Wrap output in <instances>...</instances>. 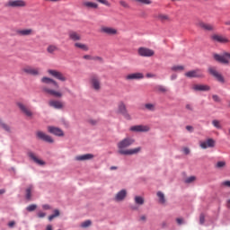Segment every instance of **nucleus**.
Instances as JSON below:
<instances>
[{
	"label": "nucleus",
	"instance_id": "f8f14e48",
	"mask_svg": "<svg viewBox=\"0 0 230 230\" xmlns=\"http://www.w3.org/2000/svg\"><path fill=\"white\" fill-rule=\"evenodd\" d=\"M137 53L140 57H154V55H155L154 50L145 47H140L137 49Z\"/></svg>",
	"mask_w": 230,
	"mask_h": 230
},
{
	"label": "nucleus",
	"instance_id": "a211bd4d",
	"mask_svg": "<svg viewBox=\"0 0 230 230\" xmlns=\"http://www.w3.org/2000/svg\"><path fill=\"white\" fill-rule=\"evenodd\" d=\"M211 39L214 42H219V44H227L229 42V40L226 36L220 34H213Z\"/></svg>",
	"mask_w": 230,
	"mask_h": 230
},
{
	"label": "nucleus",
	"instance_id": "a19ab883",
	"mask_svg": "<svg viewBox=\"0 0 230 230\" xmlns=\"http://www.w3.org/2000/svg\"><path fill=\"white\" fill-rule=\"evenodd\" d=\"M136 3L140 4H152V0H134Z\"/></svg>",
	"mask_w": 230,
	"mask_h": 230
},
{
	"label": "nucleus",
	"instance_id": "9b49d317",
	"mask_svg": "<svg viewBox=\"0 0 230 230\" xmlns=\"http://www.w3.org/2000/svg\"><path fill=\"white\" fill-rule=\"evenodd\" d=\"M216 145L217 141H215V139L213 138H208L205 141L199 142V146L203 150H206L207 148H215Z\"/></svg>",
	"mask_w": 230,
	"mask_h": 230
},
{
	"label": "nucleus",
	"instance_id": "2f4dec72",
	"mask_svg": "<svg viewBox=\"0 0 230 230\" xmlns=\"http://www.w3.org/2000/svg\"><path fill=\"white\" fill-rule=\"evenodd\" d=\"M74 46L75 48H77V49H82L83 51H87L89 49V46L80 42H75Z\"/></svg>",
	"mask_w": 230,
	"mask_h": 230
},
{
	"label": "nucleus",
	"instance_id": "ddd939ff",
	"mask_svg": "<svg viewBox=\"0 0 230 230\" xmlns=\"http://www.w3.org/2000/svg\"><path fill=\"white\" fill-rule=\"evenodd\" d=\"M208 73H210L212 75V76H214V78H216L217 80V82H220L221 84L226 83V79H224V76L222 75V74H220V73H218V71H217V68L209 67Z\"/></svg>",
	"mask_w": 230,
	"mask_h": 230
},
{
	"label": "nucleus",
	"instance_id": "49530a36",
	"mask_svg": "<svg viewBox=\"0 0 230 230\" xmlns=\"http://www.w3.org/2000/svg\"><path fill=\"white\" fill-rule=\"evenodd\" d=\"M92 224L93 223L91 222V220H86V221L82 223L81 227H84V228L89 227V226H91Z\"/></svg>",
	"mask_w": 230,
	"mask_h": 230
},
{
	"label": "nucleus",
	"instance_id": "0eeeda50",
	"mask_svg": "<svg viewBox=\"0 0 230 230\" xmlns=\"http://www.w3.org/2000/svg\"><path fill=\"white\" fill-rule=\"evenodd\" d=\"M230 53L214 54V59L220 64H229Z\"/></svg>",
	"mask_w": 230,
	"mask_h": 230
},
{
	"label": "nucleus",
	"instance_id": "423d86ee",
	"mask_svg": "<svg viewBox=\"0 0 230 230\" xmlns=\"http://www.w3.org/2000/svg\"><path fill=\"white\" fill-rule=\"evenodd\" d=\"M155 19L161 22L162 24H166V22H172V17L170 14L164 13H157L154 15Z\"/></svg>",
	"mask_w": 230,
	"mask_h": 230
},
{
	"label": "nucleus",
	"instance_id": "4c0bfd02",
	"mask_svg": "<svg viewBox=\"0 0 230 230\" xmlns=\"http://www.w3.org/2000/svg\"><path fill=\"white\" fill-rule=\"evenodd\" d=\"M0 127H1V128H4V130H5V132H11L10 126H8V124H6L3 121H0Z\"/></svg>",
	"mask_w": 230,
	"mask_h": 230
},
{
	"label": "nucleus",
	"instance_id": "79ce46f5",
	"mask_svg": "<svg viewBox=\"0 0 230 230\" xmlns=\"http://www.w3.org/2000/svg\"><path fill=\"white\" fill-rule=\"evenodd\" d=\"M156 91H159V93H166L168 91L164 86L163 85H157L155 86Z\"/></svg>",
	"mask_w": 230,
	"mask_h": 230
},
{
	"label": "nucleus",
	"instance_id": "4d7b16f0",
	"mask_svg": "<svg viewBox=\"0 0 230 230\" xmlns=\"http://www.w3.org/2000/svg\"><path fill=\"white\" fill-rule=\"evenodd\" d=\"M185 109H187V111H193V106H191V104H186Z\"/></svg>",
	"mask_w": 230,
	"mask_h": 230
},
{
	"label": "nucleus",
	"instance_id": "f257e3e1",
	"mask_svg": "<svg viewBox=\"0 0 230 230\" xmlns=\"http://www.w3.org/2000/svg\"><path fill=\"white\" fill-rule=\"evenodd\" d=\"M41 84L45 85L41 86V91L45 94H49V96H54V98H62L64 93L60 92V90H55L52 87H57L58 89V83L57 81L49 78V77H42Z\"/></svg>",
	"mask_w": 230,
	"mask_h": 230
},
{
	"label": "nucleus",
	"instance_id": "37998d69",
	"mask_svg": "<svg viewBox=\"0 0 230 230\" xmlns=\"http://www.w3.org/2000/svg\"><path fill=\"white\" fill-rule=\"evenodd\" d=\"M172 71H184V66H173Z\"/></svg>",
	"mask_w": 230,
	"mask_h": 230
},
{
	"label": "nucleus",
	"instance_id": "f3484780",
	"mask_svg": "<svg viewBox=\"0 0 230 230\" xmlns=\"http://www.w3.org/2000/svg\"><path fill=\"white\" fill-rule=\"evenodd\" d=\"M185 76H187V78H202V76H204V74H202V70L196 69L185 73Z\"/></svg>",
	"mask_w": 230,
	"mask_h": 230
},
{
	"label": "nucleus",
	"instance_id": "a878e982",
	"mask_svg": "<svg viewBox=\"0 0 230 230\" xmlns=\"http://www.w3.org/2000/svg\"><path fill=\"white\" fill-rule=\"evenodd\" d=\"M91 159H94V155L85 154V155H76L75 157V161H91Z\"/></svg>",
	"mask_w": 230,
	"mask_h": 230
},
{
	"label": "nucleus",
	"instance_id": "c756f323",
	"mask_svg": "<svg viewBox=\"0 0 230 230\" xmlns=\"http://www.w3.org/2000/svg\"><path fill=\"white\" fill-rule=\"evenodd\" d=\"M49 105L54 109H62L64 107L60 101H49Z\"/></svg>",
	"mask_w": 230,
	"mask_h": 230
},
{
	"label": "nucleus",
	"instance_id": "4be33fe9",
	"mask_svg": "<svg viewBox=\"0 0 230 230\" xmlns=\"http://www.w3.org/2000/svg\"><path fill=\"white\" fill-rule=\"evenodd\" d=\"M28 157H30V159H31V161L35 162L36 164H39L40 166H44V164H46V163L40 159H39L37 157V155H35V153L29 151L27 153Z\"/></svg>",
	"mask_w": 230,
	"mask_h": 230
},
{
	"label": "nucleus",
	"instance_id": "e2e57ef3",
	"mask_svg": "<svg viewBox=\"0 0 230 230\" xmlns=\"http://www.w3.org/2000/svg\"><path fill=\"white\" fill-rule=\"evenodd\" d=\"M186 130H188L189 132H193V127L186 126Z\"/></svg>",
	"mask_w": 230,
	"mask_h": 230
},
{
	"label": "nucleus",
	"instance_id": "864d4df0",
	"mask_svg": "<svg viewBox=\"0 0 230 230\" xmlns=\"http://www.w3.org/2000/svg\"><path fill=\"white\" fill-rule=\"evenodd\" d=\"M176 222H177V224H178L179 226H181V224H184V219H182V218H177V219H176Z\"/></svg>",
	"mask_w": 230,
	"mask_h": 230
},
{
	"label": "nucleus",
	"instance_id": "bb28decb",
	"mask_svg": "<svg viewBox=\"0 0 230 230\" xmlns=\"http://www.w3.org/2000/svg\"><path fill=\"white\" fill-rule=\"evenodd\" d=\"M125 197H127V190H121L120 191H119L116 196H115V200L117 202H121V200L125 199Z\"/></svg>",
	"mask_w": 230,
	"mask_h": 230
},
{
	"label": "nucleus",
	"instance_id": "c03bdc74",
	"mask_svg": "<svg viewBox=\"0 0 230 230\" xmlns=\"http://www.w3.org/2000/svg\"><path fill=\"white\" fill-rule=\"evenodd\" d=\"M206 222V216H204V214H200L199 215V224L200 226H204Z\"/></svg>",
	"mask_w": 230,
	"mask_h": 230
},
{
	"label": "nucleus",
	"instance_id": "8fccbe9b",
	"mask_svg": "<svg viewBox=\"0 0 230 230\" xmlns=\"http://www.w3.org/2000/svg\"><path fill=\"white\" fill-rule=\"evenodd\" d=\"M98 3H101V4H104L105 6H111V4H109V1L107 0H96Z\"/></svg>",
	"mask_w": 230,
	"mask_h": 230
},
{
	"label": "nucleus",
	"instance_id": "412c9836",
	"mask_svg": "<svg viewBox=\"0 0 230 230\" xmlns=\"http://www.w3.org/2000/svg\"><path fill=\"white\" fill-rule=\"evenodd\" d=\"M48 131L49 132V134H53L54 136H58L59 137H62V136H64V131L57 127L49 126Z\"/></svg>",
	"mask_w": 230,
	"mask_h": 230
},
{
	"label": "nucleus",
	"instance_id": "58836bf2",
	"mask_svg": "<svg viewBox=\"0 0 230 230\" xmlns=\"http://www.w3.org/2000/svg\"><path fill=\"white\" fill-rule=\"evenodd\" d=\"M212 125L216 128H219V129L222 128V124H220V120H217V119L212 120Z\"/></svg>",
	"mask_w": 230,
	"mask_h": 230
},
{
	"label": "nucleus",
	"instance_id": "603ef678",
	"mask_svg": "<svg viewBox=\"0 0 230 230\" xmlns=\"http://www.w3.org/2000/svg\"><path fill=\"white\" fill-rule=\"evenodd\" d=\"M221 184L222 186H226V188H230V181H225Z\"/></svg>",
	"mask_w": 230,
	"mask_h": 230
},
{
	"label": "nucleus",
	"instance_id": "5fc2aeb1",
	"mask_svg": "<svg viewBox=\"0 0 230 230\" xmlns=\"http://www.w3.org/2000/svg\"><path fill=\"white\" fill-rule=\"evenodd\" d=\"M44 217H46V213H44V212H39L38 213V217L39 218H44Z\"/></svg>",
	"mask_w": 230,
	"mask_h": 230
},
{
	"label": "nucleus",
	"instance_id": "774afa93",
	"mask_svg": "<svg viewBox=\"0 0 230 230\" xmlns=\"http://www.w3.org/2000/svg\"><path fill=\"white\" fill-rule=\"evenodd\" d=\"M47 230H53V226L51 225L47 226Z\"/></svg>",
	"mask_w": 230,
	"mask_h": 230
},
{
	"label": "nucleus",
	"instance_id": "7c9ffc66",
	"mask_svg": "<svg viewBox=\"0 0 230 230\" xmlns=\"http://www.w3.org/2000/svg\"><path fill=\"white\" fill-rule=\"evenodd\" d=\"M192 89L194 91H209L211 89L209 86L206 84H195Z\"/></svg>",
	"mask_w": 230,
	"mask_h": 230
},
{
	"label": "nucleus",
	"instance_id": "4468645a",
	"mask_svg": "<svg viewBox=\"0 0 230 230\" xmlns=\"http://www.w3.org/2000/svg\"><path fill=\"white\" fill-rule=\"evenodd\" d=\"M34 34L35 31H33V29H19L16 31L18 37H31V35Z\"/></svg>",
	"mask_w": 230,
	"mask_h": 230
},
{
	"label": "nucleus",
	"instance_id": "393cba45",
	"mask_svg": "<svg viewBox=\"0 0 230 230\" xmlns=\"http://www.w3.org/2000/svg\"><path fill=\"white\" fill-rule=\"evenodd\" d=\"M68 39H70V40H73L74 42H76L78 40H82V35L75 31H70L68 32Z\"/></svg>",
	"mask_w": 230,
	"mask_h": 230
},
{
	"label": "nucleus",
	"instance_id": "7ed1b4c3",
	"mask_svg": "<svg viewBox=\"0 0 230 230\" xmlns=\"http://www.w3.org/2000/svg\"><path fill=\"white\" fill-rule=\"evenodd\" d=\"M90 89L95 93L102 91V77L98 74H92L89 77Z\"/></svg>",
	"mask_w": 230,
	"mask_h": 230
},
{
	"label": "nucleus",
	"instance_id": "1a4fd4ad",
	"mask_svg": "<svg viewBox=\"0 0 230 230\" xmlns=\"http://www.w3.org/2000/svg\"><path fill=\"white\" fill-rule=\"evenodd\" d=\"M48 73L49 75H50V76H53L57 80H59V82H66L67 80V77H66V75L60 71L49 69Z\"/></svg>",
	"mask_w": 230,
	"mask_h": 230
},
{
	"label": "nucleus",
	"instance_id": "f704fd0d",
	"mask_svg": "<svg viewBox=\"0 0 230 230\" xmlns=\"http://www.w3.org/2000/svg\"><path fill=\"white\" fill-rule=\"evenodd\" d=\"M33 190V186H29L27 189H26V195H25V199L27 200H31V191Z\"/></svg>",
	"mask_w": 230,
	"mask_h": 230
},
{
	"label": "nucleus",
	"instance_id": "69168bd1",
	"mask_svg": "<svg viewBox=\"0 0 230 230\" xmlns=\"http://www.w3.org/2000/svg\"><path fill=\"white\" fill-rule=\"evenodd\" d=\"M9 227H13V226H15V221H11L8 224Z\"/></svg>",
	"mask_w": 230,
	"mask_h": 230
},
{
	"label": "nucleus",
	"instance_id": "c9c22d12",
	"mask_svg": "<svg viewBox=\"0 0 230 230\" xmlns=\"http://www.w3.org/2000/svg\"><path fill=\"white\" fill-rule=\"evenodd\" d=\"M157 197L159 199L160 204H164L166 202V199H164V194L161 191L157 192Z\"/></svg>",
	"mask_w": 230,
	"mask_h": 230
},
{
	"label": "nucleus",
	"instance_id": "aec40b11",
	"mask_svg": "<svg viewBox=\"0 0 230 230\" xmlns=\"http://www.w3.org/2000/svg\"><path fill=\"white\" fill-rule=\"evenodd\" d=\"M101 33H105L106 35H118V30L112 27L103 26L101 28Z\"/></svg>",
	"mask_w": 230,
	"mask_h": 230
},
{
	"label": "nucleus",
	"instance_id": "e433bc0d",
	"mask_svg": "<svg viewBox=\"0 0 230 230\" xmlns=\"http://www.w3.org/2000/svg\"><path fill=\"white\" fill-rule=\"evenodd\" d=\"M57 217H60V211L58 209H55L54 214L49 217V222H51V220H53L54 218H57Z\"/></svg>",
	"mask_w": 230,
	"mask_h": 230
},
{
	"label": "nucleus",
	"instance_id": "20e7f679",
	"mask_svg": "<svg viewBox=\"0 0 230 230\" xmlns=\"http://www.w3.org/2000/svg\"><path fill=\"white\" fill-rule=\"evenodd\" d=\"M4 6L5 8H26L28 3L25 0H7Z\"/></svg>",
	"mask_w": 230,
	"mask_h": 230
},
{
	"label": "nucleus",
	"instance_id": "13d9d810",
	"mask_svg": "<svg viewBox=\"0 0 230 230\" xmlns=\"http://www.w3.org/2000/svg\"><path fill=\"white\" fill-rule=\"evenodd\" d=\"M84 60H93V58L91 57V55H84Z\"/></svg>",
	"mask_w": 230,
	"mask_h": 230
},
{
	"label": "nucleus",
	"instance_id": "2eb2a0df",
	"mask_svg": "<svg viewBox=\"0 0 230 230\" xmlns=\"http://www.w3.org/2000/svg\"><path fill=\"white\" fill-rule=\"evenodd\" d=\"M22 72L26 73V75H31V76H39L40 75V68H34L31 66H25L22 68Z\"/></svg>",
	"mask_w": 230,
	"mask_h": 230
},
{
	"label": "nucleus",
	"instance_id": "09e8293b",
	"mask_svg": "<svg viewBox=\"0 0 230 230\" xmlns=\"http://www.w3.org/2000/svg\"><path fill=\"white\" fill-rule=\"evenodd\" d=\"M120 6H123V8H130V5L126 1L120 0L119 1Z\"/></svg>",
	"mask_w": 230,
	"mask_h": 230
},
{
	"label": "nucleus",
	"instance_id": "dca6fc26",
	"mask_svg": "<svg viewBox=\"0 0 230 230\" xmlns=\"http://www.w3.org/2000/svg\"><path fill=\"white\" fill-rule=\"evenodd\" d=\"M36 136L38 139H41V141H45L46 143H54L53 137L42 131H37Z\"/></svg>",
	"mask_w": 230,
	"mask_h": 230
},
{
	"label": "nucleus",
	"instance_id": "de8ad7c7",
	"mask_svg": "<svg viewBox=\"0 0 230 230\" xmlns=\"http://www.w3.org/2000/svg\"><path fill=\"white\" fill-rule=\"evenodd\" d=\"M36 209H37V205L35 204H32L27 207V211H30V212L35 211Z\"/></svg>",
	"mask_w": 230,
	"mask_h": 230
},
{
	"label": "nucleus",
	"instance_id": "338daca9",
	"mask_svg": "<svg viewBox=\"0 0 230 230\" xmlns=\"http://www.w3.org/2000/svg\"><path fill=\"white\" fill-rule=\"evenodd\" d=\"M140 220H142V222H145V220H146V216H141Z\"/></svg>",
	"mask_w": 230,
	"mask_h": 230
},
{
	"label": "nucleus",
	"instance_id": "cd10ccee",
	"mask_svg": "<svg viewBox=\"0 0 230 230\" xmlns=\"http://www.w3.org/2000/svg\"><path fill=\"white\" fill-rule=\"evenodd\" d=\"M57 51H58V46H57L55 44H50L47 47V52L49 55H55V53H57Z\"/></svg>",
	"mask_w": 230,
	"mask_h": 230
},
{
	"label": "nucleus",
	"instance_id": "473e14b6",
	"mask_svg": "<svg viewBox=\"0 0 230 230\" xmlns=\"http://www.w3.org/2000/svg\"><path fill=\"white\" fill-rule=\"evenodd\" d=\"M144 109L146 111H149L151 112H154V111H155V103H146L144 105Z\"/></svg>",
	"mask_w": 230,
	"mask_h": 230
},
{
	"label": "nucleus",
	"instance_id": "39448f33",
	"mask_svg": "<svg viewBox=\"0 0 230 230\" xmlns=\"http://www.w3.org/2000/svg\"><path fill=\"white\" fill-rule=\"evenodd\" d=\"M17 107L21 111L22 114L25 116V118H28L29 119H33V116H35V113L31 111L28 105H25L22 102H17Z\"/></svg>",
	"mask_w": 230,
	"mask_h": 230
},
{
	"label": "nucleus",
	"instance_id": "a18cd8bd",
	"mask_svg": "<svg viewBox=\"0 0 230 230\" xmlns=\"http://www.w3.org/2000/svg\"><path fill=\"white\" fill-rule=\"evenodd\" d=\"M226 166V162L225 161H219L216 164V168H224Z\"/></svg>",
	"mask_w": 230,
	"mask_h": 230
},
{
	"label": "nucleus",
	"instance_id": "ea45409f",
	"mask_svg": "<svg viewBox=\"0 0 230 230\" xmlns=\"http://www.w3.org/2000/svg\"><path fill=\"white\" fill-rule=\"evenodd\" d=\"M195 181H197V177L190 176L189 178L185 179V183L191 184V182H195Z\"/></svg>",
	"mask_w": 230,
	"mask_h": 230
},
{
	"label": "nucleus",
	"instance_id": "72a5a7b5",
	"mask_svg": "<svg viewBox=\"0 0 230 230\" xmlns=\"http://www.w3.org/2000/svg\"><path fill=\"white\" fill-rule=\"evenodd\" d=\"M135 204H137V206H143V204H145V199L141 196H136Z\"/></svg>",
	"mask_w": 230,
	"mask_h": 230
},
{
	"label": "nucleus",
	"instance_id": "3c124183",
	"mask_svg": "<svg viewBox=\"0 0 230 230\" xmlns=\"http://www.w3.org/2000/svg\"><path fill=\"white\" fill-rule=\"evenodd\" d=\"M212 100H214V102H217V103H220V97L217 94L212 95Z\"/></svg>",
	"mask_w": 230,
	"mask_h": 230
},
{
	"label": "nucleus",
	"instance_id": "f03ea898",
	"mask_svg": "<svg viewBox=\"0 0 230 230\" xmlns=\"http://www.w3.org/2000/svg\"><path fill=\"white\" fill-rule=\"evenodd\" d=\"M134 143L135 140L130 137H126L119 141L117 144V146L119 148V154H120V155H136V154H139V152H141V147L126 149L128 148V146H131V145H134Z\"/></svg>",
	"mask_w": 230,
	"mask_h": 230
},
{
	"label": "nucleus",
	"instance_id": "9d476101",
	"mask_svg": "<svg viewBox=\"0 0 230 230\" xmlns=\"http://www.w3.org/2000/svg\"><path fill=\"white\" fill-rule=\"evenodd\" d=\"M48 73L49 75H50V76H53L57 80H59V82H66L67 80V77H66V75L60 71L49 69Z\"/></svg>",
	"mask_w": 230,
	"mask_h": 230
},
{
	"label": "nucleus",
	"instance_id": "bf43d9fd",
	"mask_svg": "<svg viewBox=\"0 0 230 230\" xmlns=\"http://www.w3.org/2000/svg\"><path fill=\"white\" fill-rule=\"evenodd\" d=\"M183 153H184L186 155H188L190 154V148L184 147V148H183Z\"/></svg>",
	"mask_w": 230,
	"mask_h": 230
},
{
	"label": "nucleus",
	"instance_id": "680f3d73",
	"mask_svg": "<svg viewBox=\"0 0 230 230\" xmlns=\"http://www.w3.org/2000/svg\"><path fill=\"white\" fill-rule=\"evenodd\" d=\"M93 60H98L99 62H103V58H102L100 57L93 58Z\"/></svg>",
	"mask_w": 230,
	"mask_h": 230
},
{
	"label": "nucleus",
	"instance_id": "c85d7f7f",
	"mask_svg": "<svg viewBox=\"0 0 230 230\" xmlns=\"http://www.w3.org/2000/svg\"><path fill=\"white\" fill-rule=\"evenodd\" d=\"M83 6L88 8L89 10H96L98 8V4L93 2H83Z\"/></svg>",
	"mask_w": 230,
	"mask_h": 230
},
{
	"label": "nucleus",
	"instance_id": "6ab92c4d",
	"mask_svg": "<svg viewBox=\"0 0 230 230\" xmlns=\"http://www.w3.org/2000/svg\"><path fill=\"white\" fill-rule=\"evenodd\" d=\"M196 26H198V28H200L201 30H204L205 31H215V26H213V24L206 23L204 22H198L196 23Z\"/></svg>",
	"mask_w": 230,
	"mask_h": 230
},
{
	"label": "nucleus",
	"instance_id": "6e6552de",
	"mask_svg": "<svg viewBox=\"0 0 230 230\" xmlns=\"http://www.w3.org/2000/svg\"><path fill=\"white\" fill-rule=\"evenodd\" d=\"M118 114H121L124 116L126 119H132V117L128 113V111H127V105L123 102H120L118 105Z\"/></svg>",
	"mask_w": 230,
	"mask_h": 230
},
{
	"label": "nucleus",
	"instance_id": "0e129e2a",
	"mask_svg": "<svg viewBox=\"0 0 230 230\" xmlns=\"http://www.w3.org/2000/svg\"><path fill=\"white\" fill-rule=\"evenodd\" d=\"M89 123H91V125H96V123H98V121L94 120V119H90Z\"/></svg>",
	"mask_w": 230,
	"mask_h": 230
},
{
	"label": "nucleus",
	"instance_id": "b1692460",
	"mask_svg": "<svg viewBox=\"0 0 230 230\" xmlns=\"http://www.w3.org/2000/svg\"><path fill=\"white\" fill-rule=\"evenodd\" d=\"M131 132H148L150 128L144 125H137L130 128Z\"/></svg>",
	"mask_w": 230,
	"mask_h": 230
},
{
	"label": "nucleus",
	"instance_id": "6e6d98bb",
	"mask_svg": "<svg viewBox=\"0 0 230 230\" xmlns=\"http://www.w3.org/2000/svg\"><path fill=\"white\" fill-rule=\"evenodd\" d=\"M42 208L45 210L51 209V206L45 204V205H42Z\"/></svg>",
	"mask_w": 230,
	"mask_h": 230
},
{
	"label": "nucleus",
	"instance_id": "052dcab7",
	"mask_svg": "<svg viewBox=\"0 0 230 230\" xmlns=\"http://www.w3.org/2000/svg\"><path fill=\"white\" fill-rule=\"evenodd\" d=\"M146 78H155V75L148 73L146 74Z\"/></svg>",
	"mask_w": 230,
	"mask_h": 230
},
{
	"label": "nucleus",
	"instance_id": "5701e85b",
	"mask_svg": "<svg viewBox=\"0 0 230 230\" xmlns=\"http://www.w3.org/2000/svg\"><path fill=\"white\" fill-rule=\"evenodd\" d=\"M145 75L143 73H133L125 76V80H143Z\"/></svg>",
	"mask_w": 230,
	"mask_h": 230
}]
</instances>
